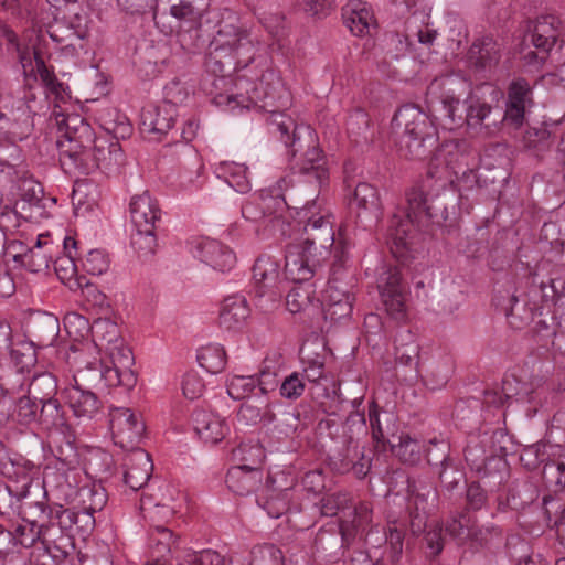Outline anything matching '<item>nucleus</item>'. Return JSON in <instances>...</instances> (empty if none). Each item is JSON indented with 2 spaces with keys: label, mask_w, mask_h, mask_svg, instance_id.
I'll return each instance as SVG.
<instances>
[{
  "label": "nucleus",
  "mask_w": 565,
  "mask_h": 565,
  "mask_svg": "<svg viewBox=\"0 0 565 565\" xmlns=\"http://www.w3.org/2000/svg\"><path fill=\"white\" fill-rule=\"evenodd\" d=\"M99 120L111 137H96L90 125L78 115H58L57 124L64 134L57 140V149L65 172L89 174L99 169L108 175L120 173L124 153L118 138H124L131 128L119 116L111 120L102 115Z\"/></svg>",
  "instance_id": "f257e3e1"
},
{
  "label": "nucleus",
  "mask_w": 565,
  "mask_h": 565,
  "mask_svg": "<svg viewBox=\"0 0 565 565\" xmlns=\"http://www.w3.org/2000/svg\"><path fill=\"white\" fill-rule=\"evenodd\" d=\"M234 86L236 92L227 95L216 96V103L222 104L224 99L227 103L235 102L237 106L249 108L250 105H258L268 108L270 113L267 125L269 131L277 135L278 138L287 146L292 148L294 154L299 150L301 132L310 136V129L305 125H297L296 121L287 114L279 111L278 108L286 107L289 103V92L286 89L280 76L271 68L262 72L257 82L250 81L247 75L238 76Z\"/></svg>",
  "instance_id": "f03ea898"
},
{
  "label": "nucleus",
  "mask_w": 565,
  "mask_h": 565,
  "mask_svg": "<svg viewBox=\"0 0 565 565\" xmlns=\"http://www.w3.org/2000/svg\"><path fill=\"white\" fill-rule=\"evenodd\" d=\"M392 128L401 154L411 160L429 157L437 146V130L429 117L415 105H404L395 113Z\"/></svg>",
  "instance_id": "7ed1b4c3"
},
{
  "label": "nucleus",
  "mask_w": 565,
  "mask_h": 565,
  "mask_svg": "<svg viewBox=\"0 0 565 565\" xmlns=\"http://www.w3.org/2000/svg\"><path fill=\"white\" fill-rule=\"evenodd\" d=\"M299 214L305 222L302 244L313 253L315 263H326L332 256L331 268L335 273L348 260V246L340 239L335 243L331 215L322 213L316 201L307 203Z\"/></svg>",
  "instance_id": "20e7f679"
},
{
  "label": "nucleus",
  "mask_w": 565,
  "mask_h": 565,
  "mask_svg": "<svg viewBox=\"0 0 565 565\" xmlns=\"http://www.w3.org/2000/svg\"><path fill=\"white\" fill-rule=\"evenodd\" d=\"M259 46L260 42L252 36L250 31L238 18L228 17L222 19L218 24V30L211 42L210 58L221 64V72L222 58H226V63L233 64L235 68H246L255 61Z\"/></svg>",
  "instance_id": "39448f33"
},
{
  "label": "nucleus",
  "mask_w": 565,
  "mask_h": 565,
  "mask_svg": "<svg viewBox=\"0 0 565 565\" xmlns=\"http://www.w3.org/2000/svg\"><path fill=\"white\" fill-rule=\"evenodd\" d=\"M94 348L84 345L82 348L71 347L66 354L67 363L78 369L77 381L87 383L89 387H97L104 383L107 387L125 386L132 387L136 376L131 370H126L118 363L111 366H104L99 359L93 356Z\"/></svg>",
  "instance_id": "423d86ee"
},
{
  "label": "nucleus",
  "mask_w": 565,
  "mask_h": 565,
  "mask_svg": "<svg viewBox=\"0 0 565 565\" xmlns=\"http://www.w3.org/2000/svg\"><path fill=\"white\" fill-rule=\"evenodd\" d=\"M282 183L287 184L285 178L279 180L277 188L263 189L247 199L242 206L243 217L264 226H278L285 233L288 204L281 193Z\"/></svg>",
  "instance_id": "0eeeda50"
},
{
  "label": "nucleus",
  "mask_w": 565,
  "mask_h": 565,
  "mask_svg": "<svg viewBox=\"0 0 565 565\" xmlns=\"http://www.w3.org/2000/svg\"><path fill=\"white\" fill-rule=\"evenodd\" d=\"M447 180L436 175L429 169L426 175L413 184L406 191V215L409 220L416 221L417 226H422L430 222L433 218L431 207L428 201L431 196L438 195L446 188Z\"/></svg>",
  "instance_id": "6e6552de"
},
{
  "label": "nucleus",
  "mask_w": 565,
  "mask_h": 565,
  "mask_svg": "<svg viewBox=\"0 0 565 565\" xmlns=\"http://www.w3.org/2000/svg\"><path fill=\"white\" fill-rule=\"evenodd\" d=\"M381 302L387 316L397 323H405L408 319L407 297L408 288L403 281L401 271L390 268L386 277L379 285Z\"/></svg>",
  "instance_id": "1a4fd4ad"
},
{
  "label": "nucleus",
  "mask_w": 565,
  "mask_h": 565,
  "mask_svg": "<svg viewBox=\"0 0 565 565\" xmlns=\"http://www.w3.org/2000/svg\"><path fill=\"white\" fill-rule=\"evenodd\" d=\"M109 428L114 443L126 450L139 449L146 427L137 415L127 407L109 409Z\"/></svg>",
  "instance_id": "9d476101"
},
{
  "label": "nucleus",
  "mask_w": 565,
  "mask_h": 565,
  "mask_svg": "<svg viewBox=\"0 0 565 565\" xmlns=\"http://www.w3.org/2000/svg\"><path fill=\"white\" fill-rule=\"evenodd\" d=\"M505 93L502 120L520 129L525 122L526 113L534 105L533 86L525 77L518 76L510 81Z\"/></svg>",
  "instance_id": "9b49d317"
},
{
  "label": "nucleus",
  "mask_w": 565,
  "mask_h": 565,
  "mask_svg": "<svg viewBox=\"0 0 565 565\" xmlns=\"http://www.w3.org/2000/svg\"><path fill=\"white\" fill-rule=\"evenodd\" d=\"M17 513L23 519H35L45 522L47 511L46 491L44 484L34 482L31 477L23 475L22 483L18 482Z\"/></svg>",
  "instance_id": "f8f14e48"
},
{
  "label": "nucleus",
  "mask_w": 565,
  "mask_h": 565,
  "mask_svg": "<svg viewBox=\"0 0 565 565\" xmlns=\"http://www.w3.org/2000/svg\"><path fill=\"white\" fill-rule=\"evenodd\" d=\"M78 369H75L73 375L74 384L65 387L62 392L67 405L73 414L78 418H93L100 409L102 402L97 394L89 387L87 383L77 381Z\"/></svg>",
  "instance_id": "ddd939ff"
},
{
  "label": "nucleus",
  "mask_w": 565,
  "mask_h": 565,
  "mask_svg": "<svg viewBox=\"0 0 565 565\" xmlns=\"http://www.w3.org/2000/svg\"><path fill=\"white\" fill-rule=\"evenodd\" d=\"M330 467L340 475L352 472L358 479H363L371 470L372 459L365 456L363 449L349 436L347 446L330 457Z\"/></svg>",
  "instance_id": "4468645a"
},
{
  "label": "nucleus",
  "mask_w": 565,
  "mask_h": 565,
  "mask_svg": "<svg viewBox=\"0 0 565 565\" xmlns=\"http://www.w3.org/2000/svg\"><path fill=\"white\" fill-rule=\"evenodd\" d=\"M324 263H315L313 253L302 243H291L286 247L284 273L288 280L302 282L309 280L316 267Z\"/></svg>",
  "instance_id": "2eb2a0df"
},
{
  "label": "nucleus",
  "mask_w": 565,
  "mask_h": 565,
  "mask_svg": "<svg viewBox=\"0 0 565 565\" xmlns=\"http://www.w3.org/2000/svg\"><path fill=\"white\" fill-rule=\"evenodd\" d=\"M129 212L132 224L141 231H156L157 223L161 221L159 202L149 191L131 198Z\"/></svg>",
  "instance_id": "dca6fc26"
},
{
  "label": "nucleus",
  "mask_w": 565,
  "mask_h": 565,
  "mask_svg": "<svg viewBox=\"0 0 565 565\" xmlns=\"http://www.w3.org/2000/svg\"><path fill=\"white\" fill-rule=\"evenodd\" d=\"M31 132V126L28 121L9 122L7 126H0V146L8 143L11 147L9 160H0V172H6L9 178L17 175V166L21 161V149L18 142L28 138Z\"/></svg>",
  "instance_id": "f3484780"
},
{
  "label": "nucleus",
  "mask_w": 565,
  "mask_h": 565,
  "mask_svg": "<svg viewBox=\"0 0 565 565\" xmlns=\"http://www.w3.org/2000/svg\"><path fill=\"white\" fill-rule=\"evenodd\" d=\"M152 470L153 463L149 454L141 448L132 450L124 460V482L137 491L147 484Z\"/></svg>",
  "instance_id": "a211bd4d"
},
{
  "label": "nucleus",
  "mask_w": 565,
  "mask_h": 565,
  "mask_svg": "<svg viewBox=\"0 0 565 565\" xmlns=\"http://www.w3.org/2000/svg\"><path fill=\"white\" fill-rule=\"evenodd\" d=\"M344 25L355 36H364L376 26V19L369 3L362 0H349L342 8Z\"/></svg>",
  "instance_id": "6ab92c4d"
},
{
  "label": "nucleus",
  "mask_w": 565,
  "mask_h": 565,
  "mask_svg": "<svg viewBox=\"0 0 565 565\" xmlns=\"http://www.w3.org/2000/svg\"><path fill=\"white\" fill-rule=\"evenodd\" d=\"M64 250L66 255L54 260V269L60 280L71 290L76 291L82 287V280H85V277L76 275L75 257L79 255L77 252V241L70 236L65 237Z\"/></svg>",
  "instance_id": "aec40b11"
},
{
  "label": "nucleus",
  "mask_w": 565,
  "mask_h": 565,
  "mask_svg": "<svg viewBox=\"0 0 565 565\" xmlns=\"http://www.w3.org/2000/svg\"><path fill=\"white\" fill-rule=\"evenodd\" d=\"M501 45L492 36H482L471 44L468 58L478 71L492 70L501 60Z\"/></svg>",
  "instance_id": "412c9836"
},
{
  "label": "nucleus",
  "mask_w": 565,
  "mask_h": 565,
  "mask_svg": "<svg viewBox=\"0 0 565 565\" xmlns=\"http://www.w3.org/2000/svg\"><path fill=\"white\" fill-rule=\"evenodd\" d=\"M192 422L195 433L204 443L216 444L226 435V424L212 412L195 409L192 414Z\"/></svg>",
  "instance_id": "4be33fe9"
},
{
  "label": "nucleus",
  "mask_w": 565,
  "mask_h": 565,
  "mask_svg": "<svg viewBox=\"0 0 565 565\" xmlns=\"http://www.w3.org/2000/svg\"><path fill=\"white\" fill-rule=\"evenodd\" d=\"M562 21L554 14H543L535 19L530 38L534 47L552 50L561 35Z\"/></svg>",
  "instance_id": "5701e85b"
},
{
  "label": "nucleus",
  "mask_w": 565,
  "mask_h": 565,
  "mask_svg": "<svg viewBox=\"0 0 565 565\" xmlns=\"http://www.w3.org/2000/svg\"><path fill=\"white\" fill-rule=\"evenodd\" d=\"M175 110L172 107H153L142 111L141 129L145 134L156 135L161 140L174 126Z\"/></svg>",
  "instance_id": "b1692460"
},
{
  "label": "nucleus",
  "mask_w": 565,
  "mask_h": 565,
  "mask_svg": "<svg viewBox=\"0 0 565 565\" xmlns=\"http://www.w3.org/2000/svg\"><path fill=\"white\" fill-rule=\"evenodd\" d=\"M249 313L250 309L244 297L230 296L222 302L218 324L226 330H238L244 326Z\"/></svg>",
  "instance_id": "393cba45"
},
{
  "label": "nucleus",
  "mask_w": 565,
  "mask_h": 565,
  "mask_svg": "<svg viewBox=\"0 0 565 565\" xmlns=\"http://www.w3.org/2000/svg\"><path fill=\"white\" fill-rule=\"evenodd\" d=\"M49 525L35 519H23L11 532L14 544L23 547H31L36 542H41L45 550H50V540L47 539Z\"/></svg>",
  "instance_id": "a878e982"
},
{
  "label": "nucleus",
  "mask_w": 565,
  "mask_h": 565,
  "mask_svg": "<svg viewBox=\"0 0 565 565\" xmlns=\"http://www.w3.org/2000/svg\"><path fill=\"white\" fill-rule=\"evenodd\" d=\"M169 15L175 19L177 23L174 25L167 23L166 20L168 18V14L166 12L158 13L156 11L153 13V21L156 25L164 34H172L174 32H179L183 23H194L196 20L195 8L188 0H180L178 3L172 4L169 8Z\"/></svg>",
  "instance_id": "bb28decb"
},
{
  "label": "nucleus",
  "mask_w": 565,
  "mask_h": 565,
  "mask_svg": "<svg viewBox=\"0 0 565 565\" xmlns=\"http://www.w3.org/2000/svg\"><path fill=\"white\" fill-rule=\"evenodd\" d=\"M350 206L356 211L358 216L362 213L380 216L383 206L377 188L367 182L358 183L350 200Z\"/></svg>",
  "instance_id": "cd10ccee"
},
{
  "label": "nucleus",
  "mask_w": 565,
  "mask_h": 565,
  "mask_svg": "<svg viewBox=\"0 0 565 565\" xmlns=\"http://www.w3.org/2000/svg\"><path fill=\"white\" fill-rule=\"evenodd\" d=\"M253 279L259 296L274 291L279 282V264L270 256H260L253 266Z\"/></svg>",
  "instance_id": "c85d7f7f"
},
{
  "label": "nucleus",
  "mask_w": 565,
  "mask_h": 565,
  "mask_svg": "<svg viewBox=\"0 0 565 565\" xmlns=\"http://www.w3.org/2000/svg\"><path fill=\"white\" fill-rule=\"evenodd\" d=\"M201 259L212 268L226 271L233 268L236 262L235 254L216 239H205L200 244Z\"/></svg>",
  "instance_id": "c756f323"
},
{
  "label": "nucleus",
  "mask_w": 565,
  "mask_h": 565,
  "mask_svg": "<svg viewBox=\"0 0 565 565\" xmlns=\"http://www.w3.org/2000/svg\"><path fill=\"white\" fill-rule=\"evenodd\" d=\"M225 482L233 493L247 495L260 487L263 472L262 470H248L234 466L228 469Z\"/></svg>",
  "instance_id": "7c9ffc66"
},
{
  "label": "nucleus",
  "mask_w": 565,
  "mask_h": 565,
  "mask_svg": "<svg viewBox=\"0 0 565 565\" xmlns=\"http://www.w3.org/2000/svg\"><path fill=\"white\" fill-rule=\"evenodd\" d=\"M217 178L223 179L230 186L239 193L250 190L247 167L234 161H222L215 166Z\"/></svg>",
  "instance_id": "2f4dec72"
},
{
  "label": "nucleus",
  "mask_w": 565,
  "mask_h": 565,
  "mask_svg": "<svg viewBox=\"0 0 565 565\" xmlns=\"http://www.w3.org/2000/svg\"><path fill=\"white\" fill-rule=\"evenodd\" d=\"M81 511L88 522L94 523V513L102 511L107 503V492L99 484L85 486L78 490Z\"/></svg>",
  "instance_id": "473e14b6"
},
{
  "label": "nucleus",
  "mask_w": 565,
  "mask_h": 565,
  "mask_svg": "<svg viewBox=\"0 0 565 565\" xmlns=\"http://www.w3.org/2000/svg\"><path fill=\"white\" fill-rule=\"evenodd\" d=\"M39 413V423L47 430L56 429L60 434L70 430L67 417L58 399L42 402Z\"/></svg>",
  "instance_id": "72a5a7b5"
},
{
  "label": "nucleus",
  "mask_w": 565,
  "mask_h": 565,
  "mask_svg": "<svg viewBox=\"0 0 565 565\" xmlns=\"http://www.w3.org/2000/svg\"><path fill=\"white\" fill-rule=\"evenodd\" d=\"M372 505L370 502L362 501L354 507V518L352 521L341 520L339 524L340 533L343 539L354 537L359 531L364 532L372 522Z\"/></svg>",
  "instance_id": "f704fd0d"
},
{
  "label": "nucleus",
  "mask_w": 565,
  "mask_h": 565,
  "mask_svg": "<svg viewBox=\"0 0 565 565\" xmlns=\"http://www.w3.org/2000/svg\"><path fill=\"white\" fill-rule=\"evenodd\" d=\"M90 330L96 345L106 351L122 339L119 326L110 319L95 320Z\"/></svg>",
  "instance_id": "c9c22d12"
},
{
  "label": "nucleus",
  "mask_w": 565,
  "mask_h": 565,
  "mask_svg": "<svg viewBox=\"0 0 565 565\" xmlns=\"http://www.w3.org/2000/svg\"><path fill=\"white\" fill-rule=\"evenodd\" d=\"M454 370V359L449 354H444L430 364L425 375V382L431 390L441 388L450 380Z\"/></svg>",
  "instance_id": "e433bc0d"
},
{
  "label": "nucleus",
  "mask_w": 565,
  "mask_h": 565,
  "mask_svg": "<svg viewBox=\"0 0 565 565\" xmlns=\"http://www.w3.org/2000/svg\"><path fill=\"white\" fill-rule=\"evenodd\" d=\"M29 328L40 344H47L56 337L58 321L54 315L40 313L30 320Z\"/></svg>",
  "instance_id": "4c0bfd02"
},
{
  "label": "nucleus",
  "mask_w": 565,
  "mask_h": 565,
  "mask_svg": "<svg viewBox=\"0 0 565 565\" xmlns=\"http://www.w3.org/2000/svg\"><path fill=\"white\" fill-rule=\"evenodd\" d=\"M57 392L56 376L50 372H42L32 377L28 394L40 403L53 399Z\"/></svg>",
  "instance_id": "58836bf2"
},
{
  "label": "nucleus",
  "mask_w": 565,
  "mask_h": 565,
  "mask_svg": "<svg viewBox=\"0 0 565 565\" xmlns=\"http://www.w3.org/2000/svg\"><path fill=\"white\" fill-rule=\"evenodd\" d=\"M198 362L209 373L217 374L225 369L227 355L223 347L207 344L199 350Z\"/></svg>",
  "instance_id": "ea45409f"
},
{
  "label": "nucleus",
  "mask_w": 565,
  "mask_h": 565,
  "mask_svg": "<svg viewBox=\"0 0 565 565\" xmlns=\"http://www.w3.org/2000/svg\"><path fill=\"white\" fill-rule=\"evenodd\" d=\"M81 515L83 516L82 511H75L74 509L55 504L47 511L45 523L49 525V529L57 524L60 530H57L56 533L60 534L61 540L65 541V537L62 535V530H68L75 525Z\"/></svg>",
  "instance_id": "a19ab883"
},
{
  "label": "nucleus",
  "mask_w": 565,
  "mask_h": 565,
  "mask_svg": "<svg viewBox=\"0 0 565 565\" xmlns=\"http://www.w3.org/2000/svg\"><path fill=\"white\" fill-rule=\"evenodd\" d=\"M393 451L404 463L415 466L422 460L424 444L405 434L399 437V443L393 448Z\"/></svg>",
  "instance_id": "79ce46f5"
},
{
  "label": "nucleus",
  "mask_w": 565,
  "mask_h": 565,
  "mask_svg": "<svg viewBox=\"0 0 565 565\" xmlns=\"http://www.w3.org/2000/svg\"><path fill=\"white\" fill-rule=\"evenodd\" d=\"M241 462L237 467L248 470H262L265 459V450L259 444H241L234 451Z\"/></svg>",
  "instance_id": "37998d69"
},
{
  "label": "nucleus",
  "mask_w": 565,
  "mask_h": 565,
  "mask_svg": "<svg viewBox=\"0 0 565 565\" xmlns=\"http://www.w3.org/2000/svg\"><path fill=\"white\" fill-rule=\"evenodd\" d=\"M150 548L156 559L163 561L166 555L170 554L175 540L173 533L164 526H154L150 533Z\"/></svg>",
  "instance_id": "c03bdc74"
},
{
  "label": "nucleus",
  "mask_w": 565,
  "mask_h": 565,
  "mask_svg": "<svg viewBox=\"0 0 565 565\" xmlns=\"http://www.w3.org/2000/svg\"><path fill=\"white\" fill-rule=\"evenodd\" d=\"M473 519L468 511H461L446 523L445 531L459 544H465L471 533Z\"/></svg>",
  "instance_id": "a18cd8bd"
},
{
  "label": "nucleus",
  "mask_w": 565,
  "mask_h": 565,
  "mask_svg": "<svg viewBox=\"0 0 565 565\" xmlns=\"http://www.w3.org/2000/svg\"><path fill=\"white\" fill-rule=\"evenodd\" d=\"M284 554L274 544L255 546L250 552L249 565H284Z\"/></svg>",
  "instance_id": "49530a36"
},
{
  "label": "nucleus",
  "mask_w": 565,
  "mask_h": 565,
  "mask_svg": "<svg viewBox=\"0 0 565 565\" xmlns=\"http://www.w3.org/2000/svg\"><path fill=\"white\" fill-rule=\"evenodd\" d=\"M415 225L417 226V222L409 220L407 216L404 220L397 215L393 216L388 228V235L397 248L407 247L412 227Z\"/></svg>",
  "instance_id": "de8ad7c7"
},
{
  "label": "nucleus",
  "mask_w": 565,
  "mask_h": 565,
  "mask_svg": "<svg viewBox=\"0 0 565 565\" xmlns=\"http://www.w3.org/2000/svg\"><path fill=\"white\" fill-rule=\"evenodd\" d=\"M258 503L270 518L278 519L289 509L287 492L270 491L266 497L258 499Z\"/></svg>",
  "instance_id": "09e8293b"
},
{
  "label": "nucleus",
  "mask_w": 565,
  "mask_h": 565,
  "mask_svg": "<svg viewBox=\"0 0 565 565\" xmlns=\"http://www.w3.org/2000/svg\"><path fill=\"white\" fill-rule=\"evenodd\" d=\"M352 497L349 492H335L326 494L320 500V512L324 516H334L339 511L351 505Z\"/></svg>",
  "instance_id": "8fccbe9b"
},
{
  "label": "nucleus",
  "mask_w": 565,
  "mask_h": 565,
  "mask_svg": "<svg viewBox=\"0 0 565 565\" xmlns=\"http://www.w3.org/2000/svg\"><path fill=\"white\" fill-rule=\"evenodd\" d=\"M60 443L56 441L53 454L62 463L72 467L77 462L78 454L74 445V436L68 431L61 434Z\"/></svg>",
  "instance_id": "3c124183"
},
{
  "label": "nucleus",
  "mask_w": 565,
  "mask_h": 565,
  "mask_svg": "<svg viewBox=\"0 0 565 565\" xmlns=\"http://www.w3.org/2000/svg\"><path fill=\"white\" fill-rule=\"evenodd\" d=\"M385 539L391 550L392 561L398 562L403 554L405 526L398 524L396 521L388 522Z\"/></svg>",
  "instance_id": "603ef678"
},
{
  "label": "nucleus",
  "mask_w": 565,
  "mask_h": 565,
  "mask_svg": "<svg viewBox=\"0 0 565 565\" xmlns=\"http://www.w3.org/2000/svg\"><path fill=\"white\" fill-rule=\"evenodd\" d=\"M131 246L139 257H148L154 254L157 247L156 231L136 228V232L131 235Z\"/></svg>",
  "instance_id": "864d4df0"
},
{
  "label": "nucleus",
  "mask_w": 565,
  "mask_h": 565,
  "mask_svg": "<svg viewBox=\"0 0 565 565\" xmlns=\"http://www.w3.org/2000/svg\"><path fill=\"white\" fill-rule=\"evenodd\" d=\"M321 151L317 147H312L306 154V162L301 167V171L315 177L319 183L328 179V170L323 168Z\"/></svg>",
  "instance_id": "5fc2aeb1"
},
{
  "label": "nucleus",
  "mask_w": 565,
  "mask_h": 565,
  "mask_svg": "<svg viewBox=\"0 0 565 565\" xmlns=\"http://www.w3.org/2000/svg\"><path fill=\"white\" fill-rule=\"evenodd\" d=\"M256 386L254 376L234 375L227 384L228 395L236 401L248 397Z\"/></svg>",
  "instance_id": "6e6d98bb"
},
{
  "label": "nucleus",
  "mask_w": 565,
  "mask_h": 565,
  "mask_svg": "<svg viewBox=\"0 0 565 565\" xmlns=\"http://www.w3.org/2000/svg\"><path fill=\"white\" fill-rule=\"evenodd\" d=\"M82 265L89 275L99 276L107 271L109 257L103 249H92L86 254Z\"/></svg>",
  "instance_id": "4d7b16f0"
},
{
  "label": "nucleus",
  "mask_w": 565,
  "mask_h": 565,
  "mask_svg": "<svg viewBox=\"0 0 565 565\" xmlns=\"http://www.w3.org/2000/svg\"><path fill=\"white\" fill-rule=\"evenodd\" d=\"M36 399L29 394L18 399L14 416L20 424L28 425L39 419Z\"/></svg>",
  "instance_id": "13d9d810"
},
{
  "label": "nucleus",
  "mask_w": 565,
  "mask_h": 565,
  "mask_svg": "<svg viewBox=\"0 0 565 565\" xmlns=\"http://www.w3.org/2000/svg\"><path fill=\"white\" fill-rule=\"evenodd\" d=\"M492 113V106L480 100L472 103L467 110V122L469 125H484L487 128L495 125L497 121L487 122Z\"/></svg>",
  "instance_id": "bf43d9fd"
},
{
  "label": "nucleus",
  "mask_w": 565,
  "mask_h": 565,
  "mask_svg": "<svg viewBox=\"0 0 565 565\" xmlns=\"http://www.w3.org/2000/svg\"><path fill=\"white\" fill-rule=\"evenodd\" d=\"M10 355L17 372L21 374L30 373L36 363L35 352L31 348H14Z\"/></svg>",
  "instance_id": "052dcab7"
},
{
  "label": "nucleus",
  "mask_w": 565,
  "mask_h": 565,
  "mask_svg": "<svg viewBox=\"0 0 565 565\" xmlns=\"http://www.w3.org/2000/svg\"><path fill=\"white\" fill-rule=\"evenodd\" d=\"M18 481L3 484L0 483V514L10 515L17 513Z\"/></svg>",
  "instance_id": "680f3d73"
},
{
  "label": "nucleus",
  "mask_w": 565,
  "mask_h": 565,
  "mask_svg": "<svg viewBox=\"0 0 565 565\" xmlns=\"http://www.w3.org/2000/svg\"><path fill=\"white\" fill-rule=\"evenodd\" d=\"M345 299L349 300V302H354V296L350 294L340 281L335 279L329 280L323 291L324 306L330 303L337 305Z\"/></svg>",
  "instance_id": "e2e57ef3"
},
{
  "label": "nucleus",
  "mask_w": 565,
  "mask_h": 565,
  "mask_svg": "<svg viewBox=\"0 0 565 565\" xmlns=\"http://www.w3.org/2000/svg\"><path fill=\"white\" fill-rule=\"evenodd\" d=\"M34 60L36 65V72L43 84L53 94H58L60 88H62V83L58 82L53 70L46 66L44 60L38 51H34Z\"/></svg>",
  "instance_id": "0e129e2a"
},
{
  "label": "nucleus",
  "mask_w": 565,
  "mask_h": 565,
  "mask_svg": "<svg viewBox=\"0 0 565 565\" xmlns=\"http://www.w3.org/2000/svg\"><path fill=\"white\" fill-rule=\"evenodd\" d=\"M306 388L303 379L298 372H292L280 384V395L287 399L299 398Z\"/></svg>",
  "instance_id": "69168bd1"
},
{
  "label": "nucleus",
  "mask_w": 565,
  "mask_h": 565,
  "mask_svg": "<svg viewBox=\"0 0 565 565\" xmlns=\"http://www.w3.org/2000/svg\"><path fill=\"white\" fill-rule=\"evenodd\" d=\"M550 50L545 47H535V50L524 49L521 53V62L523 67L529 71H540L550 56Z\"/></svg>",
  "instance_id": "338daca9"
},
{
  "label": "nucleus",
  "mask_w": 565,
  "mask_h": 565,
  "mask_svg": "<svg viewBox=\"0 0 565 565\" xmlns=\"http://www.w3.org/2000/svg\"><path fill=\"white\" fill-rule=\"evenodd\" d=\"M186 565H223L224 557L216 551L203 550L199 553H186Z\"/></svg>",
  "instance_id": "774afa93"
}]
</instances>
